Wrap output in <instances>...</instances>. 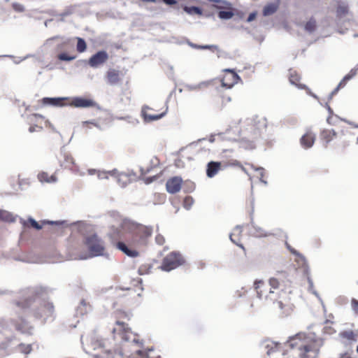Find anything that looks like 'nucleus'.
I'll use <instances>...</instances> for the list:
<instances>
[{
	"instance_id": "nucleus-1",
	"label": "nucleus",
	"mask_w": 358,
	"mask_h": 358,
	"mask_svg": "<svg viewBox=\"0 0 358 358\" xmlns=\"http://www.w3.org/2000/svg\"><path fill=\"white\" fill-rule=\"evenodd\" d=\"M323 340L313 334L299 333L286 343L289 348V356L283 358H317ZM282 357L285 354L282 355Z\"/></svg>"
},
{
	"instance_id": "nucleus-2",
	"label": "nucleus",
	"mask_w": 358,
	"mask_h": 358,
	"mask_svg": "<svg viewBox=\"0 0 358 358\" xmlns=\"http://www.w3.org/2000/svg\"><path fill=\"white\" fill-rule=\"evenodd\" d=\"M152 233V229L149 227L143 226L134 223L128 220H123L117 227H112L109 233V236L113 241L119 239H126L127 234H133L140 243L143 244L145 239L150 237Z\"/></svg>"
},
{
	"instance_id": "nucleus-3",
	"label": "nucleus",
	"mask_w": 358,
	"mask_h": 358,
	"mask_svg": "<svg viewBox=\"0 0 358 358\" xmlns=\"http://www.w3.org/2000/svg\"><path fill=\"white\" fill-rule=\"evenodd\" d=\"M81 343L84 350L87 353H92V350H100L101 353L94 355V358H122V352L121 350H115L113 353L110 350L106 349L105 342L99 340L98 337L93 336L90 339L88 338H81Z\"/></svg>"
},
{
	"instance_id": "nucleus-4",
	"label": "nucleus",
	"mask_w": 358,
	"mask_h": 358,
	"mask_svg": "<svg viewBox=\"0 0 358 358\" xmlns=\"http://www.w3.org/2000/svg\"><path fill=\"white\" fill-rule=\"evenodd\" d=\"M86 251L81 252L78 255V259H87L104 255L105 246L103 241L96 234L87 236L84 240Z\"/></svg>"
},
{
	"instance_id": "nucleus-5",
	"label": "nucleus",
	"mask_w": 358,
	"mask_h": 358,
	"mask_svg": "<svg viewBox=\"0 0 358 358\" xmlns=\"http://www.w3.org/2000/svg\"><path fill=\"white\" fill-rule=\"evenodd\" d=\"M183 262V258L179 253L171 252L164 259L160 268L163 271H170L182 264Z\"/></svg>"
},
{
	"instance_id": "nucleus-6",
	"label": "nucleus",
	"mask_w": 358,
	"mask_h": 358,
	"mask_svg": "<svg viewBox=\"0 0 358 358\" xmlns=\"http://www.w3.org/2000/svg\"><path fill=\"white\" fill-rule=\"evenodd\" d=\"M113 333L117 334L124 341L137 343V336L134 334L124 322H117L113 329Z\"/></svg>"
},
{
	"instance_id": "nucleus-7",
	"label": "nucleus",
	"mask_w": 358,
	"mask_h": 358,
	"mask_svg": "<svg viewBox=\"0 0 358 358\" xmlns=\"http://www.w3.org/2000/svg\"><path fill=\"white\" fill-rule=\"evenodd\" d=\"M224 72L225 75L222 79V85L227 88H231L237 83L240 78L234 71L229 69H224Z\"/></svg>"
},
{
	"instance_id": "nucleus-8",
	"label": "nucleus",
	"mask_w": 358,
	"mask_h": 358,
	"mask_svg": "<svg viewBox=\"0 0 358 358\" xmlns=\"http://www.w3.org/2000/svg\"><path fill=\"white\" fill-rule=\"evenodd\" d=\"M41 307L38 310L34 313L36 317L43 318L46 320L48 317H51L54 312L53 306L52 303L43 302L40 303Z\"/></svg>"
},
{
	"instance_id": "nucleus-9",
	"label": "nucleus",
	"mask_w": 358,
	"mask_h": 358,
	"mask_svg": "<svg viewBox=\"0 0 358 358\" xmlns=\"http://www.w3.org/2000/svg\"><path fill=\"white\" fill-rule=\"evenodd\" d=\"M69 104L76 108H90L96 106V103L94 100L83 97H74Z\"/></svg>"
},
{
	"instance_id": "nucleus-10",
	"label": "nucleus",
	"mask_w": 358,
	"mask_h": 358,
	"mask_svg": "<svg viewBox=\"0 0 358 358\" xmlns=\"http://www.w3.org/2000/svg\"><path fill=\"white\" fill-rule=\"evenodd\" d=\"M108 58V55L106 51H99L90 59L89 64L93 68H96L99 65L104 64Z\"/></svg>"
},
{
	"instance_id": "nucleus-11",
	"label": "nucleus",
	"mask_w": 358,
	"mask_h": 358,
	"mask_svg": "<svg viewBox=\"0 0 358 358\" xmlns=\"http://www.w3.org/2000/svg\"><path fill=\"white\" fill-rule=\"evenodd\" d=\"M182 178L180 177H173L167 180L166 184V190L171 194H175L180 191L181 188Z\"/></svg>"
},
{
	"instance_id": "nucleus-12",
	"label": "nucleus",
	"mask_w": 358,
	"mask_h": 358,
	"mask_svg": "<svg viewBox=\"0 0 358 358\" xmlns=\"http://www.w3.org/2000/svg\"><path fill=\"white\" fill-rule=\"evenodd\" d=\"M315 140V134L308 131L301 138V144L305 148H311Z\"/></svg>"
},
{
	"instance_id": "nucleus-13",
	"label": "nucleus",
	"mask_w": 358,
	"mask_h": 358,
	"mask_svg": "<svg viewBox=\"0 0 358 358\" xmlns=\"http://www.w3.org/2000/svg\"><path fill=\"white\" fill-rule=\"evenodd\" d=\"M151 110L148 106H143L142 108L141 113L145 122H152L161 119L165 115V113H162L159 115H153L148 113V110Z\"/></svg>"
},
{
	"instance_id": "nucleus-14",
	"label": "nucleus",
	"mask_w": 358,
	"mask_h": 358,
	"mask_svg": "<svg viewBox=\"0 0 358 358\" xmlns=\"http://www.w3.org/2000/svg\"><path fill=\"white\" fill-rule=\"evenodd\" d=\"M68 98L62 97V98H43V103L44 104H48L52 105L55 106H64L66 105V103H64L65 101L68 100Z\"/></svg>"
},
{
	"instance_id": "nucleus-15",
	"label": "nucleus",
	"mask_w": 358,
	"mask_h": 358,
	"mask_svg": "<svg viewBox=\"0 0 358 358\" xmlns=\"http://www.w3.org/2000/svg\"><path fill=\"white\" fill-rule=\"evenodd\" d=\"M221 164L220 162H211L208 164L206 170L207 176L209 178L215 176L220 170Z\"/></svg>"
},
{
	"instance_id": "nucleus-16",
	"label": "nucleus",
	"mask_w": 358,
	"mask_h": 358,
	"mask_svg": "<svg viewBox=\"0 0 358 358\" xmlns=\"http://www.w3.org/2000/svg\"><path fill=\"white\" fill-rule=\"evenodd\" d=\"M268 282H269V285L271 287V289L269 291V294L268 296H266V297L271 301L272 300L275 301L276 299V298L273 296L275 292L273 289H278L279 285H280L279 280L277 278H271L269 279Z\"/></svg>"
},
{
	"instance_id": "nucleus-17",
	"label": "nucleus",
	"mask_w": 358,
	"mask_h": 358,
	"mask_svg": "<svg viewBox=\"0 0 358 358\" xmlns=\"http://www.w3.org/2000/svg\"><path fill=\"white\" fill-rule=\"evenodd\" d=\"M117 248L122 251L124 254H126L127 256L131 257H135L138 255V252L135 250H131L129 249L124 243L122 242H117L116 243Z\"/></svg>"
},
{
	"instance_id": "nucleus-18",
	"label": "nucleus",
	"mask_w": 358,
	"mask_h": 358,
	"mask_svg": "<svg viewBox=\"0 0 358 358\" xmlns=\"http://www.w3.org/2000/svg\"><path fill=\"white\" fill-rule=\"evenodd\" d=\"M120 80L119 72L115 69H110L107 73V81L110 85L118 83Z\"/></svg>"
},
{
	"instance_id": "nucleus-19",
	"label": "nucleus",
	"mask_w": 358,
	"mask_h": 358,
	"mask_svg": "<svg viewBox=\"0 0 358 358\" xmlns=\"http://www.w3.org/2000/svg\"><path fill=\"white\" fill-rule=\"evenodd\" d=\"M210 2L214 3L213 7L219 9V10H224V9H230L231 4L225 1V0H208Z\"/></svg>"
},
{
	"instance_id": "nucleus-20",
	"label": "nucleus",
	"mask_w": 358,
	"mask_h": 358,
	"mask_svg": "<svg viewBox=\"0 0 358 358\" xmlns=\"http://www.w3.org/2000/svg\"><path fill=\"white\" fill-rule=\"evenodd\" d=\"M251 224L255 231L252 233V235L254 236L261 238V237H266V236L271 235V233L266 231L263 228L255 224L253 222H252Z\"/></svg>"
},
{
	"instance_id": "nucleus-21",
	"label": "nucleus",
	"mask_w": 358,
	"mask_h": 358,
	"mask_svg": "<svg viewBox=\"0 0 358 358\" xmlns=\"http://www.w3.org/2000/svg\"><path fill=\"white\" fill-rule=\"evenodd\" d=\"M348 6L345 2L340 3L336 10L337 17L341 20L348 13Z\"/></svg>"
},
{
	"instance_id": "nucleus-22",
	"label": "nucleus",
	"mask_w": 358,
	"mask_h": 358,
	"mask_svg": "<svg viewBox=\"0 0 358 358\" xmlns=\"http://www.w3.org/2000/svg\"><path fill=\"white\" fill-rule=\"evenodd\" d=\"M278 8V3H271L267 4L263 10V15L268 16L273 14Z\"/></svg>"
},
{
	"instance_id": "nucleus-23",
	"label": "nucleus",
	"mask_w": 358,
	"mask_h": 358,
	"mask_svg": "<svg viewBox=\"0 0 358 358\" xmlns=\"http://www.w3.org/2000/svg\"><path fill=\"white\" fill-rule=\"evenodd\" d=\"M113 177L117 178V182L122 187L126 186L127 184L129 182V176L124 173H120L117 175V173L115 172V176H113Z\"/></svg>"
},
{
	"instance_id": "nucleus-24",
	"label": "nucleus",
	"mask_w": 358,
	"mask_h": 358,
	"mask_svg": "<svg viewBox=\"0 0 358 358\" xmlns=\"http://www.w3.org/2000/svg\"><path fill=\"white\" fill-rule=\"evenodd\" d=\"M38 178L42 182H55L57 181V178L54 175L49 177L48 173L45 172L39 173L38 175Z\"/></svg>"
},
{
	"instance_id": "nucleus-25",
	"label": "nucleus",
	"mask_w": 358,
	"mask_h": 358,
	"mask_svg": "<svg viewBox=\"0 0 358 358\" xmlns=\"http://www.w3.org/2000/svg\"><path fill=\"white\" fill-rule=\"evenodd\" d=\"M0 220L5 222H13L15 221V217L10 212L0 210Z\"/></svg>"
},
{
	"instance_id": "nucleus-26",
	"label": "nucleus",
	"mask_w": 358,
	"mask_h": 358,
	"mask_svg": "<svg viewBox=\"0 0 358 358\" xmlns=\"http://www.w3.org/2000/svg\"><path fill=\"white\" fill-rule=\"evenodd\" d=\"M358 71V64L352 69L348 74H347L340 82V86H345L346 83L352 78L356 74Z\"/></svg>"
},
{
	"instance_id": "nucleus-27",
	"label": "nucleus",
	"mask_w": 358,
	"mask_h": 358,
	"mask_svg": "<svg viewBox=\"0 0 358 358\" xmlns=\"http://www.w3.org/2000/svg\"><path fill=\"white\" fill-rule=\"evenodd\" d=\"M242 229H243V227L241 225H238L236 226L234 229V231L230 234L229 235V238L230 240L235 244H236L237 245H238L239 247H241V248L244 249V247L243 246V245L241 244H238L237 243V241L234 238V236L237 234V235H240L241 233H242Z\"/></svg>"
},
{
	"instance_id": "nucleus-28",
	"label": "nucleus",
	"mask_w": 358,
	"mask_h": 358,
	"mask_svg": "<svg viewBox=\"0 0 358 358\" xmlns=\"http://www.w3.org/2000/svg\"><path fill=\"white\" fill-rule=\"evenodd\" d=\"M183 10H185V12H186L189 15H202V10L199 7H196V6L189 7V6H185L183 7Z\"/></svg>"
},
{
	"instance_id": "nucleus-29",
	"label": "nucleus",
	"mask_w": 358,
	"mask_h": 358,
	"mask_svg": "<svg viewBox=\"0 0 358 358\" xmlns=\"http://www.w3.org/2000/svg\"><path fill=\"white\" fill-rule=\"evenodd\" d=\"M299 79H300L299 76L296 73H290L289 82L292 85H295L296 86H297L299 88H301V89L305 88L306 87L305 85L298 84V81L299 80Z\"/></svg>"
},
{
	"instance_id": "nucleus-30",
	"label": "nucleus",
	"mask_w": 358,
	"mask_h": 358,
	"mask_svg": "<svg viewBox=\"0 0 358 358\" xmlns=\"http://www.w3.org/2000/svg\"><path fill=\"white\" fill-rule=\"evenodd\" d=\"M335 135L336 132L334 130H324L321 134L322 138L326 141L327 143L331 141Z\"/></svg>"
},
{
	"instance_id": "nucleus-31",
	"label": "nucleus",
	"mask_w": 358,
	"mask_h": 358,
	"mask_svg": "<svg viewBox=\"0 0 358 358\" xmlns=\"http://www.w3.org/2000/svg\"><path fill=\"white\" fill-rule=\"evenodd\" d=\"M17 349L20 352H21L25 355L29 354L31 352V351L32 350V348L30 344H24V343L20 344L17 346Z\"/></svg>"
},
{
	"instance_id": "nucleus-32",
	"label": "nucleus",
	"mask_w": 358,
	"mask_h": 358,
	"mask_svg": "<svg viewBox=\"0 0 358 358\" xmlns=\"http://www.w3.org/2000/svg\"><path fill=\"white\" fill-rule=\"evenodd\" d=\"M210 85L209 81L201 82L198 85H187V88L189 90H199L200 89L208 87Z\"/></svg>"
},
{
	"instance_id": "nucleus-33",
	"label": "nucleus",
	"mask_w": 358,
	"mask_h": 358,
	"mask_svg": "<svg viewBox=\"0 0 358 358\" xmlns=\"http://www.w3.org/2000/svg\"><path fill=\"white\" fill-rule=\"evenodd\" d=\"M277 304L280 309H281V310L285 309V310L283 311V313H285V315L289 314V313L292 310L291 305H289V304L284 305L282 301H278Z\"/></svg>"
},
{
	"instance_id": "nucleus-34",
	"label": "nucleus",
	"mask_w": 358,
	"mask_h": 358,
	"mask_svg": "<svg viewBox=\"0 0 358 358\" xmlns=\"http://www.w3.org/2000/svg\"><path fill=\"white\" fill-rule=\"evenodd\" d=\"M234 16V13L231 10H221L218 13V17L222 20H229Z\"/></svg>"
},
{
	"instance_id": "nucleus-35",
	"label": "nucleus",
	"mask_w": 358,
	"mask_h": 358,
	"mask_svg": "<svg viewBox=\"0 0 358 358\" xmlns=\"http://www.w3.org/2000/svg\"><path fill=\"white\" fill-rule=\"evenodd\" d=\"M115 174V169L110 171H99L98 172V178L99 179H107L108 178V175L110 176H113Z\"/></svg>"
},
{
	"instance_id": "nucleus-36",
	"label": "nucleus",
	"mask_w": 358,
	"mask_h": 358,
	"mask_svg": "<svg viewBox=\"0 0 358 358\" xmlns=\"http://www.w3.org/2000/svg\"><path fill=\"white\" fill-rule=\"evenodd\" d=\"M316 27V22L315 20L310 19L307 23L306 24L305 29L306 31L309 32H312L315 30Z\"/></svg>"
},
{
	"instance_id": "nucleus-37",
	"label": "nucleus",
	"mask_w": 358,
	"mask_h": 358,
	"mask_svg": "<svg viewBox=\"0 0 358 358\" xmlns=\"http://www.w3.org/2000/svg\"><path fill=\"white\" fill-rule=\"evenodd\" d=\"M86 50V43L85 41L80 38H78L77 50L83 52Z\"/></svg>"
},
{
	"instance_id": "nucleus-38",
	"label": "nucleus",
	"mask_w": 358,
	"mask_h": 358,
	"mask_svg": "<svg viewBox=\"0 0 358 358\" xmlns=\"http://www.w3.org/2000/svg\"><path fill=\"white\" fill-rule=\"evenodd\" d=\"M341 336L348 340H355V335L352 331H345L340 334Z\"/></svg>"
},
{
	"instance_id": "nucleus-39",
	"label": "nucleus",
	"mask_w": 358,
	"mask_h": 358,
	"mask_svg": "<svg viewBox=\"0 0 358 358\" xmlns=\"http://www.w3.org/2000/svg\"><path fill=\"white\" fill-rule=\"evenodd\" d=\"M16 329L23 333L31 334V327H28L27 324H17Z\"/></svg>"
},
{
	"instance_id": "nucleus-40",
	"label": "nucleus",
	"mask_w": 358,
	"mask_h": 358,
	"mask_svg": "<svg viewBox=\"0 0 358 358\" xmlns=\"http://www.w3.org/2000/svg\"><path fill=\"white\" fill-rule=\"evenodd\" d=\"M129 358H147V353L144 351L137 350L135 354L131 355Z\"/></svg>"
},
{
	"instance_id": "nucleus-41",
	"label": "nucleus",
	"mask_w": 358,
	"mask_h": 358,
	"mask_svg": "<svg viewBox=\"0 0 358 358\" xmlns=\"http://www.w3.org/2000/svg\"><path fill=\"white\" fill-rule=\"evenodd\" d=\"M194 203V200L190 196H186L183 201V206L185 208L189 210Z\"/></svg>"
},
{
	"instance_id": "nucleus-42",
	"label": "nucleus",
	"mask_w": 358,
	"mask_h": 358,
	"mask_svg": "<svg viewBox=\"0 0 358 358\" xmlns=\"http://www.w3.org/2000/svg\"><path fill=\"white\" fill-rule=\"evenodd\" d=\"M252 167L259 172V180L260 181L264 183V185H267V181L263 180V177L264 176V169L262 168V167H259V168H255L253 165H252Z\"/></svg>"
},
{
	"instance_id": "nucleus-43",
	"label": "nucleus",
	"mask_w": 358,
	"mask_h": 358,
	"mask_svg": "<svg viewBox=\"0 0 358 358\" xmlns=\"http://www.w3.org/2000/svg\"><path fill=\"white\" fill-rule=\"evenodd\" d=\"M264 284L263 281L262 280H256L255 282V289L257 290V294L259 296V297H262L263 294H262V292L261 290H259L261 285H262Z\"/></svg>"
},
{
	"instance_id": "nucleus-44",
	"label": "nucleus",
	"mask_w": 358,
	"mask_h": 358,
	"mask_svg": "<svg viewBox=\"0 0 358 358\" xmlns=\"http://www.w3.org/2000/svg\"><path fill=\"white\" fill-rule=\"evenodd\" d=\"M58 58L62 61H71L75 59V57L69 56L66 53H61L58 55Z\"/></svg>"
},
{
	"instance_id": "nucleus-45",
	"label": "nucleus",
	"mask_w": 358,
	"mask_h": 358,
	"mask_svg": "<svg viewBox=\"0 0 358 358\" xmlns=\"http://www.w3.org/2000/svg\"><path fill=\"white\" fill-rule=\"evenodd\" d=\"M29 222L31 224V227H34L36 229H41L42 228V226L40 225L33 218H29L28 220Z\"/></svg>"
},
{
	"instance_id": "nucleus-46",
	"label": "nucleus",
	"mask_w": 358,
	"mask_h": 358,
	"mask_svg": "<svg viewBox=\"0 0 358 358\" xmlns=\"http://www.w3.org/2000/svg\"><path fill=\"white\" fill-rule=\"evenodd\" d=\"M13 8L17 12H22L24 10L23 6L20 3H14L13 4Z\"/></svg>"
},
{
	"instance_id": "nucleus-47",
	"label": "nucleus",
	"mask_w": 358,
	"mask_h": 358,
	"mask_svg": "<svg viewBox=\"0 0 358 358\" xmlns=\"http://www.w3.org/2000/svg\"><path fill=\"white\" fill-rule=\"evenodd\" d=\"M352 307L354 311L358 313V301L353 299L352 300Z\"/></svg>"
},
{
	"instance_id": "nucleus-48",
	"label": "nucleus",
	"mask_w": 358,
	"mask_h": 358,
	"mask_svg": "<svg viewBox=\"0 0 358 358\" xmlns=\"http://www.w3.org/2000/svg\"><path fill=\"white\" fill-rule=\"evenodd\" d=\"M156 242L159 244L162 245L164 243V238L162 235H157L155 238Z\"/></svg>"
},
{
	"instance_id": "nucleus-49",
	"label": "nucleus",
	"mask_w": 358,
	"mask_h": 358,
	"mask_svg": "<svg viewBox=\"0 0 358 358\" xmlns=\"http://www.w3.org/2000/svg\"><path fill=\"white\" fill-rule=\"evenodd\" d=\"M17 305L21 306L24 308L26 307H29L30 305V302H29V300L26 299L24 302H18Z\"/></svg>"
},
{
	"instance_id": "nucleus-50",
	"label": "nucleus",
	"mask_w": 358,
	"mask_h": 358,
	"mask_svg": "<svg viewBox=\"0 0 358 358\" xmlns=\"http://www.w3.org/2000/svg\"><path fill=\"white\" fill-rule=\"evenodd\" d=\"M344 86H340V83H339L338 85L337 86V87L331 93V94L329 96V99H331L333 97V96H334L338 92L339 89L342 88Z\"/></svg>"
},
{
	"instance_id": "nucleus-51",
	"label": "nucleus",
	"mask_w": 358,
	"mask_h": 358,
	"mask_svg": "<svg viewBox=\"0 0 358 358\" xmlns=\"http://www.w3.org/2000/svg\"><path fill=\"white\" fill-rule=\"evenodd\" d=\"M217 46L215 45H199V49H216Z\"/></svg>"
},
{
	"instance_id": "nucleus-52",
	"label": "nucleus",
	"mask_w": 358,
	"mask_h": 358,
	"mask_svg": "<svg viewBox=\"0 0 358 358\" xmlns=\"http://www.w3.org/2000/svg\"><path fill=\"white\" fill-rule=\"evenodd\" d=\"M255 17H256V13H252L249 15L247 21L248 22H252V20H254L255 19Z\"/></svg>"
},
{
	"instance_id": "nucleus-53",
	"label": "nucleus",
	"mask_w": 358,
	"mask_h": 358,
	"mask_svg": "<svg viewBox=\"0 0 358 358\" xmlns=\"http://www.w3.org/2000/svg\"><path fill=\"white\" fill-rule=\"evenodd\" d=\"M138 273L140 275H143L146 273V266H142L138 268Z\"/></svg>"
},
{
	"instance_id": "nucleus-54",
	"label": "nucleus",
	"mask_w": 358,
	"mask_h": 358,
	"mask_svg": "<svg viewBox=\"0 0 358 358\" xmlns=\"http://www.w3.org/2000/svg\"><path fill=\"white\" fill-rule=\"evenodd\" d=\"M243 146L246 149H253L255 148V145L252 142L249 143L248 145H243Z\"/></svg>"
},
{
	"instance_id": "nucleus-55",
	"label": "nucleus",
	"mask_w": 358,
	"mask_h": 358,
	"mask_svg": "<svg viewBox=\"0 0 358 358\" xmlns=\"http://www.w3.org/2000/svg\"><path fill=\"white\" fill-rule=\"evenodd\" d=\"M287 248L290 250V252L297 256H299L301 259H303V257L299 255L295 250L290 248V247L288 245Z\"/></svg>"
},
{
	"instance_id": "nucleus-56",
	"label": "nucleus",
	"mask_w": 358,
	"mask_h": 358,
	"mask_svg": "<svg viewBox=\"0 0 358 358\" xmlns=\"http://www.w3.org/2000/svg\"><path fill=\"white\" fill-rule=\"evenodd\" d=\"M65 159H66L67 164H73V159L71 156H66Z\"/></svg>"
},
{
	"instance_id": "nucleus-57",
	"label": "nucleus",
	"mask_w": 358,
	"mask_h": 358,
	"mask_svg": "<svg viewBox=\"0 0 358 358\" xmlns=\"http://www.w3.org/2000/svg\"><path fill=\"white\" fill-rule=\"evenodd\" d=\"M273 343H271V345H266V348H268V351H267V354H268V355H270L271 354V351H272V350H273Z\"/></svg>"
},
{
	"instance_id": "nucleus-58",
	"label": "nucleus",
	"mask_w": 358,
	"mask_h": 358,
	"mask_svg": "<svg viewBox=\"0 0 358 358\" xmlns=\"http://www.w3.org/2000/svg\"><path fill=\"white\" fill-rule=\"evenodd\" d=\"M37 128H38L37 126H31V127H29V132L32 133V132L36 131H37L36 130ZM38 129L40 130L41 129V127H38Z\"/></svg>"
},
{
	"instance_id": "nucleus-59",
	"label": "nucleus",
	"mask_w": 358,
	"mask_h": 358,
	"mask_svg": "<svg viewBox=\"0 0 358 358\" xmlns=\"http://www.w3.org/2000/svg\"><path fill=\"white\" fill-rule=\"evenodd\" d=\"M149 171H150L149 169H145L144 168H141V172L142 175H145V174L148 173Z\"/></svg>"
},
{
	"instance_id": "nucleus-60",
	"label": "nucleus",
	"mask_w": 358,
	"mask_h": 358,
	"mask_svg": "<svg viewBox=\"0 0 358 358\" xmlns=\"http://www.w3.org/2000/svg\"><path fill=\"white\" fill-rule=\"evenodd\" d=\"M46 126L49 127L52 129V131H56L54 127L51 124V123L48 121H46Z\"/></svg>"
},
{
	"instance_id": "nucleus-61",
	"label": "nucleus",
	"mask_w": 358,
	"mask_h": 358,
	"mask_svg": "<svg viewBox=\"0 0 358 358\" xmlns=\"http://www.w3.org/2000/svg\"><path fill=\"white\" fill-rule=\"evenodd\" d=\"M326 108L328 110L329 113L331 115L333 113L332 109L330 108V106L328 104H326Z\"/></svg>"
},
{
	"instance_id": "nucleus-62",
	"label": "nucleus",
	"mask_w": 358,
	"mask_h": 358,
	"mask_svg": "<svg viewBox=\"0 0 358 358\" xmlns=\"http://www.w3.org/2000/svg\"><path fill=\"white\" fill-rule=\"evenodd\" d=\"M189 45L191 47L194 48H197V49H199V45H196V44H194V43H189Z\"/></svg>"
},
{
	"instance_id": "nucleus-63",
	"label": "nucleus",
	"mask_w": 358,
	"mask_h": 358,
	"mask_svg": "<svg viewBox=\"0 0 358 358\" xmlns=\"http://www.w3.org/2000/svg\"><path fill=\"white\" fill-rule=\"evenodd\" d=\"M83 124H94V126L97 127V124L93 122H87V121H85V122H83Z\"/></svg>"
},
{
	"instance_id": "nucleus-64",
	"label": "nucleus",
	"mask_w": 358,
	"mask_h": 358,
	"mask_svg": "<svg viewBox=\"0 0 358 358\" xmlns=\"http://www.w3.org/2000/svg\"><path fill=\"white\" fill-rule=\"evenodd\" d=\"M95 172H96V170H95V169H89V170H88V173H89V174H90V175H93Z\"/></svg>"
}]
</instances>
